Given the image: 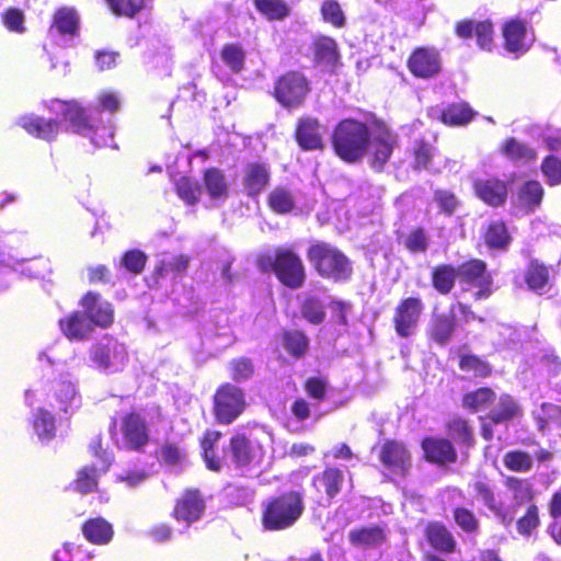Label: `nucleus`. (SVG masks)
<instances>
[{"label": "nucleus", "mask_w": 561, "mask_h": 561, "mask_svg": "<svg viewBox=\"0 0 561 561\" xmlns=\"http://www.w3.org/2000/svg\"><path fill=\"white\" fill-rule=\"evenodd\" d=\"M324 62L331 70L340 61L336 42L328 36H318V64Z\"/></svg>", "instance_id": "obj_43"}, {"label": "nucleus", "mask_w": 561, "mask_h": 561, "mask_svg": "<svg viewBox=\"0 0 561 561\" xmlns=\"http://www.w3.org/2000/svg\"><path fill=\"white\" fill-rule=\"evenodd\" d=\"M495 393L490 388H480L463 397V405L472 411H482L494 401Z\"/></svg>", "instance_id": "obj_48"}, {"label": "nucleus", "mask_w": 561, "mask_h": 561, "mask_svg": "<svg viewBox=\"0 0 561 561\" xmlns=\"http://www.w3.org/2000/svg\"><path fill=\"white\" fill-rule=\"evenodd\" d=\"M534 420L540 432L552 427L561 428V407L553 403H541L533 411Z\"/></svg>", "instance_id": "obj_33"}, {"label": "nucleus", "mask_w": 561, "mask_h": 561, "mask_svg": "<svg viewBox=\"0 0 561 561\" xmlns=\"http://www.w3.org/2000/svg\"><path fill=\"white\" fill-rule=\"evenodd\" d=\"M350 541L360 548H376L386 540V533L381 526H367L350 531Z\"/></svg>", "instance_id": "obj_29"}, {"label": "nucleus", "mask_w": 561, "mask_h": 561, "mask_svg": "<svg viewBox=\"0 0 561 561\" xmlns=\"http://www.w3.org/2000/svg\"><path fill=\"white\" fill-rule=\"evenodd\" d=\"M20 125L30 135L48 141L54 139L59 131V124L55 119H44L34 115L21 117Z\"/></svg>", "instance_id": "obj_26"}, {"label": "nucleus", "mask_w": 561, "mask_h": 561, "mask_svg": "<svg viewBox=\"0 0 561 561\" xmlns=\"http://www.w3.org/2000/svg\"><path fill=\"white\" fill-rule=\"evenodd\" d=\"M424 311V304L419 297L402 299L394 309L392 322L396 333L408 339L413 336L419 328L421 316Z\"/></svg>", "instance_id": "obj_8"}, {"label": "nucleus", "mask_w": 561, "mask_h": 561, "mask_svg": "<svg viewBox=\"0 0 561 561\" xmlns=\"http://www.w3.org/2000/svg\"><path fill=\"white\" fill-rule=\"evenodd\" d=\"M449 432L454 439L463 445H471L472 432L468 423L462 419H454L449 423Z\"/></svg>", "instance_id": "obj_61"}, {"label": "nucleus", "mask_w": 561, "mask_h": 561, "mask_svg": "<svg viewBox=\"0 0 561 561\" xmlns=\"http://www.w3.org/2000/svg\"><path fill=\"white\" fill-rule=\"evenodd\" d=\"M504 485L512 496L513 506H522L533 501L535 496L534 485L528 479L507 477Z\"/></svg>", "instance_id": "obj_31"}, {"label": "nucleus", "mask_w": 561, "mask_h": 561, "mask_svg": "<svg viewBox=\"0 0 561 561\" xmlns=\"http://www.w3.org/2000/svg\"><path fill=\"white\" fill-rule=\"evenodd\" d=\"M175 187L179 197L188 205H195L202 194V186L199 183L187 176H182L178 180Z\"/></svg>", "instance_id": "obj_46"}, {"label": "nucleus", "mask_w": 561, "mask_h": 561, "mask_svg": "<svg viewBox=\"0 0 561 561\" xmlns=\"http://www.w3.org/2000/svg\"><path fill=\"white\" fill-rule=\"evenodd\" d=\"M323 484L329 500L333 499L343 484V473L339 469H327L323 473Z\"/></svg>", "instance_id": "obj_59"}, {"label": "nucleus", "mask_w": 561, "mask_h": 561, "mask_svg": "<svg viewBox=\"0 0 561 561\" xmlns=\"http://www.w3.org/2000/svg\"><path fill=\"white\" fill-rule=\"evenodd\" d=\"M541 171L549 185L561 184V160L559 158L553 154L546 157L541 163Z\"/></svg>", "instance_id": "obj_54"}, {"label": "nucleus", "mask_w": 561, "mask_h": 561, "mask_svg": "<svg viewBox=\"0 0 561 561\" xmlns=\"http://www.w3.org/2000/svg\"><path fill=\"white\" fill-rule=\"evenodd\" d=\"M91 453L99 459L100 467L96 468L94 465L90 467H84L78 473V478L76 480L77 489L82 493L91 492L96 486V472L102 471L105 472L112 461L113 456L107 450H103L101 448V439L100 437H95L90 443Z\"/></svg>", "instance_id": "obj_11"}, {"label": "nucleus", "mask_w": 561, "mask_h": 561, "mask_svg": "<svg viewBox=\"0 0 561 561\" xmlns=\"http://www.w3.org/2000/svg\"><path fill=\"white\" fill-rule=\"evenodd\" d=\"M503 462L512 471L527 472L533 467L531 457L524 451L515 450L505 454Z\"/></svg>", "instance_id": "obj_53"}, {"label": "nucleus", "mask_w": 561, "mask_h": 561, "mask_svg": "<svg viewBox=\"0 0 561 561\" xmlns=\"http://www.w3.org/2000/svg\"><path fill=\"white\" fill-rule=\"evenodd\" d=\"M539 525L538 507L530 504L524 516L516 523L517 531L523 536H529Z\"/></svg>", "instance_id": "obj_56"}, {"label": "nucleus", "mask_w": 561, "mask_h": 561, "mask_svg": "<svg viewBox=\"0 0 561 561\" xmlns=\"http://www.w3.org/2000/svg\"><path fill=\"white\" fill-rule=\"evenodd\" d=\"M477 195L491 206L503 205L507 197V186L497 179L478 180L474 183Z\"/></svg>", "instance_id": "obj_22"}, {"label": "nucleus", "mask_w": 561, "mask_h": 561, "mask_svg": "<svg viewBox=\"0 0 561 561\" xmlns=\"http://www.w3.org/2000/svg\"><path fill=\"white\" fill-rule=\"evenodd\" d=\"M318 274L334 282H345L351 277L352 266L343 253L318 242Z\"/></svg>", "instance_id": "obj_7"}, {"label": "nucleus", "mask_w": 561, "mask_h": 561, "mask_svg": "<svg viewBox=\"0 0 561 561\" xmlns=\"http://www.w3.org/2000/svg\"><path fill=\"white\" fill-rule=\"evenodd\" d=\"M85 539L95 545H106L113 537L112 525L102 517L89 519L82 526Z\"/></svg>", "instance_id": "obj_32"}, {"label": "nucleus", "mask_w": 561, "mask_h": 561, "mask_svg": "<svg viewBox=\"0 0 561 561\" xmlns=\"http://www.w3.org/2000/svg\"><path fill=\"white\" fill-rule=\"evenodd\" d=\"M305 508L300 492L290 491L272 499L263 513V526L267 530H283L291 527Z\"/></svg>", "instance_id": "obj_3"}, {"label": "nucleus", "mask_w": 561, "mask_h": 561, "mask_svg": "<svg viewBox=\"0 0 561 561\" xmlns=\"http://www.w3.org/2000/svg\"><path fill=\"white\" fill-rule=\"evenodd\" d=\"M543 187L538 181L525 182L518 192V204L527 210H534L541 203Z\"/></svg>", "instance_id": "obj_39"}, {"label": "nucleus", "mask_w": 561, "mask_h": 561, "mask_svg": "<svg viewBox=\"0 0 561 561\" xmlns=\"http://www.w3.org/2000/svg\"><path fill=\"white\" fill-rule=\"evenodd\" d=\"M245 398L243 391L231 383L221 386L215 396V413L220 423L233 422L244 410Z\"/></svg>", "instance_id": "obj_9"}, {"label": "nucleus", "mask_w": 561, "mask_h": 561, "mask_svg": "<svg viewBox=\"0 0 561 561\" xmlns=\"http://www.w3.org/2000/svg\"><path fill=\"white\" fill-rule=\"evenodd\" d=\"M332 142L336 154L347 162H356L369 151L371 167L380 171L392 153L396 136L385 125L370 131L362 122L344 119L335 127Z\"/></svg>", "instance_id": "obj_1"}, {"label": "nucleus", "mask_w": 561, "mask_h": 561, "mask_svg": "<svg viewBox=\"0 0 561 561\" xmlns=\"http://www.w3.org/2000/svg\"><path fill=\"white\" fill-rule=\"evenodd\" d=\"M455 327V307H451L449 314H433L427 332L435 343L446 345L451 340Z\"/></svg>", "instance_id": "obj_23"}, {"label": "nucleus", "mask_w": 561, "mask_h": 561, "mask_svg": "<svg viewBox=\"0 0 561 561\" xmlns=\"http://www.w3.org/2000/svg\"><path fill=\"white\" fill-rule=\"evenodd\" d=\"M203 187L213 203V206L224 204L229 196L227 178L225 173L217 168H209L204 171Z\"/></svg>", "instance_id": "obj_19"}, {"label": "nucleus", "mask_w": 561, "mask_h": 561, "mask_svg": "<svg viewBox=\"0 0 561 561\" xmlns=\"http://www.w3.org/2000/svg\"><path fill=\"white\" fill-rule=\"evenodd\" d=\"M296 140L298 145L305 150H312L316 148V121L307 117L298 122L296 128Z\"/></svg>", "instance_id": "obj_45"}, {"label": "nucleus", "mask_w": 561, "mask_h": 561, "mask_svg": "<svg viewBox=\"0 0 561 561\" xmlns=\"http://www.w3.org/2000/svg\"><path fill=\"white\" fill-rule=\"evenodd\" d=\"M79 30V16L73 9H59L54 16V24L50 28L51 35L55 33L62 37L61 45H66L68 39L77 36Z\"/></svg>", "instance_id": "obj_24"}, {"label": "nucleus", "mask_w": 561, "mask_h": 561, "mask_svg": "<svg viewBox=\"0 0 561 561\" xmlns=\"http://www.w3.org/2000/svg\"><path fill=\"white\" fill-rule=\"evenodd\" d=\"M123 435L126 445L139 449L148 442V422L140 413H130L123 421Z\"/></svg>", "instance_id": "obj_18"}, {"label": "nucleus", "mask_w": 561, "mask_h": 561, "mask_svg": "<svg viewBox=\"0 0 561 561\" xmlns=\"http://www.w3.org/2000/svg\"><path fill=\"white\" fill-rule=\"evenodd\" d=\"M426 538L435 550L442 552H451L456 546V541L450 531L438 523H432L427 526Z\"/></svg>", "instance_id": "obj_36"}, {"label": "nucleus", "mask_w": 561, "mask_h": 561, "mask_svg": "<svg viewBox=\"0 0 561 561\" xmlns=\"http://www.w3.org/2000/svg\"><path fill=\"white\" fill-rule=\"evenodd\" d=\"M351 310V305L345 301L330 298L329 302L318 300V324L323 320L325 313L329 312L332 321L339 328L336 332L341 333L347 324L346 316Z\"/></svg>", "instance_id": "obj_28"}, {"label": "nucleus", "mask_w": 561, "mask_h": 561, "mask_svg": "<svg viewBox=\"0 0 561 561\" xmlns=\"http://www.w3.org/2000/svg\"><path fill=\"white\" fill-rule=\"evenodd\" d=\"M484 239L491 249H505L511 241L507 229L501 221H493L489 225Z\"/></svg>", "instance_id": "obj_47"}, {"label": "nucleus", "mask_w": 561, "mask_h": 561, "mask_svg": "<svg viewBox=\"0 0 561 561\" xmlns=\"http://www.w3.org/2000/svg\"><path fill=\"white\" fill-rule=\"evenodd\" d=\"M460 368L465 371L472 373L477 377H485L490 374V366L473 355H467L460 359Z\"/></svg>", "instance_id": "obj_58"}, {"label": "nucleus", "mask_w": 561, "mask_h": 561, "mask_svg": "<svg viewBox=\"0 0 561 561\" xmlns=\"http://www.w3.org/2000/svg\"><path fill=\"white\" fill-rule=\"evenodd\" d=\"M407 249L413 253L425 252L428 247V239L423 229L411 231L404 240Z\"/></svg>", "instance_id": "obj_63"}, {"label": "nucleus", "mask_w": 561, "mask_h": 561, "mask_svg": "<svg viewBox=\"0 0 561 561\" xmlns=\"http://www.w3.org/2000/svg\"><path fill=\"white\" fill-rule=\"evenodd\" d=\"M112 11L117 15L134 16L145 5V0H106Z\"/></svg>", "instance_id": "obj_57"}, {"label": "nucleus", "mask_w": 561, "mask_h": 561, "mask_svg": "<svg viewBox=\"0 0 561 561\" xmlns=\"http://www.w3.org/2000/svg\"><path fill=\"white\" fill-rule=\"evenodd\" d=\"M128 355L126 347L113 337L105 336L90 350L93 365L105 373H116L124 368Z\"/></svg>", "instance_id": "obj_6"}, {"label": "nucleus", "mask_w": 561, "mask_h": 561, "mask_svg": "<svg viewBox=\"0 0 561 561\" xmlns=\"http://www.w3.org/2000/svg\"><path fill=\"white\" fill-rule=\"evenodd\" d=\"M221 59L233 72H240L244 65L245 54L241 46L227 44L221 50Z\"/></svg>", "instance_id": "obj_52"}, {"label": "nucleus", "mask_w": 561, "mask_h": 561, "mask_svg": "<svg viewBox=\"0 0 561 561\" xmlns=\"http://www.w3.org/2000/svg\"><path fill=\"white\" fill-rule=\"evenodd\" d=\"M83 313L93 325L107 328L113 323L114 310L112 305L99 294L89 291L81 300Z\"/></svg>", "instance_id": "obj_14"}, {"label": "nucleus", "mask_w": 561, "mask_h": 561, "mask_svg": "<svg viewBox=\"0 0 561 561\" xmlns=\"http://www.w3.org/2000/svg\"><path fill=\"white\" fill-rule=\"evenodd\" d=\"M433 286L440 294H448L458 278V268L450 265H439L433 271Z\"/></svg>", "instance_id": "obj_41"}, {"label": "nucleus", "mask_w": 561, "mask_h": 561, "mask_svg": "<svg viewBox=\"0 0 561 561\" xmlns=\"http://www.w3.org/2000/svg\"><path fill=\"white\" fill-rule=\"evenodd\" d=\"M270 182V170L263 163H249L243 170V187L249 196L259 195Z\"/></svg>", "instance_id": "obj_25"}, {"label": "nucleus", "mask_w": 561, "mask_h": 561, "mask_svg": "<svg viewBox=\"0 0 561 561\" xmlns=\"http://www.w3.org/2000/svg\"><path fill=\"white\" fill-rule=\"evenodd\" d=\"M231 378L237 382L249 379L253 374V365L249 358H238L230 363Z\"/></svg>", "instance_id": "obj_60"}, {"label": "nucleus", "mask_w": 561, "mask_h": 561, "mask_svg": "<svg viewBox=\"0 0 561 561\" xmlns=\"http://www.w3.org/2000/svg\"><path fill=\"white\" fill-rule=\"evenodd\" d=\"M254 5L268 20H283L289 15V7L284 0H254Z\"/></svg>", "instance_id": "obj_44"}, {"label": "nucleus", "mask_w": 561, "mask_h": 561, "mask_svg": "<svg viewBox=\"0 0 561 561\" xmlns=\"http://www.w3.org/2000/svg\"><path fill=\"white\" fill-rule=\"evenodd\" d=\"M318 415L325 414L336 409L341 403V393L328 385V382L318 376Z\"/></svg>", "instance_id": "obj_37"}, {"label": "nucleus", "mask_w": 561, "mask_h": 561, "mask_svg": "<svg viewBox=\"0 0 561 561\" xmlns=\"http://www.w3.org/2000/svg\"><path fill=\"white\" fill-rule=\"evenodd\" d=\"M426 459L433 462H451L456 451L449 440L443 438H425L422 443Z\"/></svg>", "instance_id": "obj_27"}, {"label": "nucleus", "mask_w": 561, "mask_h": 561, "mask_svg": "<svg viewBox=\"0 0 561 561\" xmlns=\"http://www.w3.org/2000/svg\"><path fill=\"white\" fill-rule=\"evenodd\" d=\"M205 511V502L197 490L186 491L182 499L178 501L174 508V517L179 522H185L186 525L198 520Z\"/></svg>", "instance_id": "obj_17"}, {"label": "nucleus", "mask_w": 561, "mask_h": 561, "mask_svg": "<svg viewBox=\"0 0 561 561\" xmlns=\"http://www.w3.org/2000/svg\"><path fill=\"white\" fill-rule=\"evenodd\" d=\"M49 108L57 115H61L73 133L89 137L95 147L116 148L113 128L111 126L94 127L91 118L76 102L54 100Z\"/></svg>", "instance_id": "obj_2"}, {"label": "nucleus", "mask_w": 561, "mask_h": 561, "mask_svg": "<svg viewBox=\"0 0 561 561\" xmlns=\"http://www.w3.org/2000/svg\"><path fill=\"white\" fill-rule=\"evenodd\" d=\"M308 92L307 81L297 72H289L279 78L275 85V98L285 107L301 104Z\"/></svg>", "instance_id": "obj_10"}, {"label": "nucleus", "mask_w": 561, "mask_h": 561, "mask_svg": "<svg viewBox=\"0 0 561 561\" xmlns=\"http://www.w3.org/2000/svg\"><path fill=\"white\" fill-rule=\"evenodd\" d=\"M503 36L506 49L515 54H524L533 43V37L527 33L526 24L518 20L505 24Z\"/></svg>", "instance_id": "obj_20"}, {"label": "nucleus", "mask_w": 561, "mask_h": 561, "mask_svg": "<svg viewBox=\"0 0 561 561\" xmlns=\"http://www.w3.org/2000/svg\"><path fill=\"white\" fill-rule=\"evenodd\" d=\"M459 37L468 38L474 32L480 48L490 50L492 46L493 25L489 21H462L456 26Z\"/></svg>", "instance_id": "obj_21"}, {"label": "nucleus", "mask_w": 561, "mask_h": 561, "mask_svg": "<svg viewBox=\"0 0 561 561\" xmlns=\"http://www.w3.org/2000/svg\"><path fill=\"white\" fill-rule=\"evenodd\" d=\"M33 428L41 440H50L55 436V421L53 414L38 409L34 414Z\"/></svg>", "instance_id": "obj_42"}, {"label": "nucleus", "mask_w": 561, "mask_h": 561, "mask_svg": "<svg viewBox=\"0 0 561 561\" xmlns=\"http://www.w3.org/2000/svg\"><path fill=\"white\" fill-rule=\"evenodd\" d=\"M379 457L383 467L397 476H404L411 466L407 448L398 442H387Z\"/></svg>", "instance_id": "obj_15"}, {"label": "nucleus", "mask_w": 561, "mask_h": 561, "mask_svg": "<svg viewBox=\"0 0 561 561\" xmlns=\"http://www.w3.org/2000/svg\"><path fill=\"white\" fill-rule=\"evenodd\" d=\"M220 433L207 432L202 440V447L204 450V460L210 470H219L220 461L215 457L213 446L219 439Z\"/></svg>", "instance_id": "obj_55"}, {"label": "nucleus", "mask_w": 561, "mask_h": 561, "mask_svg": "<svg viewBox=\"0 0 561 561\" xmlns=\"http://www.w3.org/2000/svg\"><path fill=\"white\" fill-rule=\"evenodd\" d=\"M321 15L325 23L336 28H341L346 23V16L336 0H325L321 4Z\"/></svg>", "instance_id": "obj_49"}, {"label": "nucleus", "mask_w": 561, "mask_h": 561, "mask_svg": "<svg viewBox=\"0 0 561 561\" xmlns=\"http://www.w3.org/2000/svg\"><path fill=\"white\" fill-rule=\"evenodd\" d=\"M285 348L295 356H300L306 347V336L299 331L286 332L284 334Z\"/></svg>", "instance_id": "obj_62"}, {"label": "nucleus", "mask_w": 561, "mask_h": 561, "mask_svg": "<svg viewBox=\"0 0 561 561\" xmlns=\"http://www.w3.org/2000/svg\"><path fill=\"white\" fill-rule=\"evenodd\" d=\"M64 334L70 340H81L92 331L93 324L84 313L75 312L67 320H60Z\"/></svg>", "instance_id": "obj_34"}, {"label": "nucleus", "mask_w": 561, "mask_h": 561, "mask_svg": "<svg viewBox=\"0 0 561 561\" xmlns=\"http://www.w3.org/2000/svg\"><path fill=\"white\" fill-rule=\"evenodd\" d=\"M520 413V408L516 401L508 394L500 397L496 405L491 410L489 419L495 423L506 422L517 416Z\"/></svg>", "instance_id": "obj_40"}, {"label": "nucleus", "mask_w": 561, "mask_h": 561, "mask_svg": "<svg viewBox=\"0 0 561 561\" xmlns=\"http://www.w3.org/2000/svg\"><path fill=\"white\" fill-rule=\"evenodd\" d=\"M476 497L481 502L501 523L508 526L514 520L513 507L505 504L500 495L495 494L492 488L482 481L473 484Z\"/></svg>", "instance_id": "obj_12"}, {"label": "nucleus", "mask_w": 561, "mask_h": 561, "mask_svg": "<svg viewBox=\"0 0 561 561\" xmlns=\"http://www.w3.org/2000/svg\"><path fill=\"white\" fill-rule=\"evenodd\" d=\"M233 462L239 468H252L261 463L263 449L261 445L248 439L244 435H236L230 440Z\"/></svg>", "instance_id": "obj_13"}, {"label": "nucleus", "mask_w": 561, "mask_h": 561, "mask_svg": "<svg viewBox=\"0 0 561 561\" xmlns=\"http://www.w3.org/2000/svg\"><path fill=\"white\" fill-rule=\"evenodd\" d=\"M458 278L463 291L472 293L476 300L485 299L492 293V277L481 260H471L458 267Z\"/></svg>", "instance_id": "obj_5"}, {"label": "nucleus", "mask_w": 561, "mask_h": 561, "mask_svg": "<svg viewBox=\"0 0 561 561\" xmlns=\"http://www.w3.org/2000/svg\"><path fill=\"white\" fill-rule=\"evenodd\" d=\"M55 398L59 409L65 413L76 411L81 404V398L77 392L76 385L71 381H59L55 389Z\"/></svg>", "instance_id": "obj_35"}, {"label": "nucleus", "mask_w": 561, "mask_h": 561, "mask_svg": "<svg viewBox=\"0 0 561 561\" xmlns=\"http://www.w3.org/2000/svg\"><path fill=\"white\" fill-rule=\"evenodd\" d=\"M503 149L505 154L516 162H528L535 159V151L515 138L507 139Z\"/></svg>", "instance_id": "obj_51"}, {"label": "nucleus", "mask_w": 561, "mask_h": 561, "mask_svg": "<svg viewBox=\"0 0 561 561\" xmlns=\"http://www.w3.org/2000/svg\"><path fill=\"white\" fill-rule=\"evenodd\" d=\"M259 267L263 272L273 271L282 284L293 289L299 288L305 280L302 262L290 250L277 249L273 255H262Z\"/></svg>", "instance_id": "obj_4"}, {"label": "nucleus", "mask_w": 561, "mask_h": 561, "mask_svg": "<svg viewBox=\"0 0 561 561\" xmlns=\"http://www.w3.org/2000/svg\"><path fill=\"white\" fill-rule=\"evenodd\" d=\"M538 365L549 376H557L561 371V360L553 351H542L539 355Z\"/></svg>", "instance_id": "obj_64"}, {"label": "nucleus", "mask_w": 561, "mask_h": 561, "mask_svg": "<svg viewBox=\"0 0 561 561\" xmlns=\"http://www.w3.org/2000/svg\"><path fill=\"white\" fill-rule=\"evenodd\" d=\"M525 280L530 290L540 295L548 293L551 287L548 267L536 260L529 263Z\"/></svg>", "instance_id": "obj_30"}, {"label": "nucleus", "mask_w": 561, "mask_h": 561, "mask_svg": "<svg viewBox=\"0 0 561 561\" xmlns=\"http://www.w3.org/2000/svg\"><path fill=\"white\" fill-rule=\"evenodd\" d=\"M270 207L278 213L286 214L294 207V198L291 193L284 187L274 188L268 196Z\"/></svg>", "instance_id": "obj_50"}, {"label": "nucleus", "mask_w": 561, "mask_h": 561, "mask_svg": "<svg viewBox=\"0 0 561 561\" xmlns=\"http://www.w3.org/2000/svg\"><path fill=\"white\" fill-rule=\"evenodd\" d=\"M474 115L472 108L466 103H454L446 106L440 113V119L449 126L468 124Z\"/></svg>", "instance_id": "obj_38"}, {"label": "nucleus", "mask_w": 561, "mask_h": 561, "mask_svg": "<svg viewBox=\"0 0 561 561\" xmlns=\"http://www.w3.org/2000/svg\"><path fill=\"white\" fill-rule=\"evenodd\" d=\"M410 71L419 78H430L440 69L439 54L434 48H417L409 58Z\"/></svg>", "instance_id": "obj_16"}]
</instances>
